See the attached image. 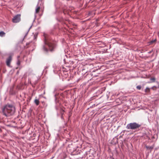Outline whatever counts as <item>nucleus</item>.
Listing matches in <instances>:
<instances>
[{"instance_id":"1","label":"nucleus","mask_w":159,"mask_h":159,"mask_svg":"<svg viewBox=\"0 0 159 159\" xmlns=\"http://www.w3.org/2000/svg\"><path fill=\"white\" fill-rule=\"evenodd\" d=\"M44 45L43 47V49L46 52L48 51H52L55 48V45L50 41V39L47 35L44 34Z\"/></svg>"},{"instance_id":"2","label":"nucleus","mask_w":159,"mask_h":159,"mask_svg":"<svg viewBox=\"0 0 159 159\" xmlns=\"http://www.w3.org/2000/svg\"><path fill=\"white\" fill-rule=\"evenodd\" d=\"M15 111V107L11 105H7L2 109L3 115L7 117L13 115L14 114Z\"/></svg>"},{"instance_id":"3","label":"nucleus","mask_w":159,"mask_h":159,"mask_svg":"<svg viewBox=\"0 0 159 159\" xmlns=\"http://www.w3.org/2000/svg\"><path fill=\"white\" fill-rule=\"evenodd\" d=\"M141 126L139 124L136 122L131 123L128 124L126 127L128 129L135 130L139 128Z\"/></svg>"},{"instance_id":"4","label":"nucleus","mask_w":159,"mask_h":159,"mask_svg":"<svg viewBox=\"0 0 159 159\" xmlns=\"http://www.w3.org/2000/svg\"><path fill=\"white\" fill-rule=\"evenodd\" d=\"M20 20V15L18 14L14 16L12 19V22L14 23H18Z\"/></svg>"},{"instance_id":"5","label":"nucleus","mask_w":159,"mask_h":159,"mask_svg":"<svg viewBox=\"0 0 159 159\" xmlns=\"http://www.w3.org/2000/svg\"><path fill=\"white\" fill-rule=\"evenodd\" d=\"M11 56H10L7 59L6 63L7 65L8 66L10 65V63L11 61Z\"/></svg>"},{"instance_id":"6","label":"nucleus","mask_w":159,"mask_h":159,"mask_svg":"<svg viewBox=\"0 0 159 159\" xmlns=\"http://www.w3.org/2000/svg\"><path fill=\"white\" fill-rule=\"evenodd\" d=\"M156 40L154 39V40H152L150 41L148 43H149V45L155 44L156 43Z\"/></svg>"},{"instance_id":"7","label":"nucleus","mask_w":159,"mask_h":159,"mask_svg":"<svg viewBox=\"0 0 159 159\" xmlns=\"http://www.w3.org/2000/svg\"><path fill=\"white\" fill-rule=\"evenodd\" d=\"M40 9V6H38V5H37V8H36V9H35V13H38Z\"/></svg>"},{"instance_id":"8","label":"nucleus","mask_w":159,"mask_h":159,"mask_svg":"<svg viewBox=\"0 0 159 159\" xmlns=\"http://www.w3.org/2000/svg\"><path fill=\"white\" fill-rule=\"evenodd\" d=\"M34 102L37 105H39V100L35 99L34 101Z\"/></svg>"},{"instance_id":"9","label":"nucleus","mask_w":159,"mask_h":159,"mask_svg":"<svg viewBox=\"0 0 159 159\" xmlns=\"http://www.w3.org/2000/svg\"><path fill=\"white\" fill-rule=\"evenodd\" d=\"M150 89L148 87L146 88L145 89V92L146 93H149L150 92Z\"/></svg>"},{"instance_id":"10","label":"nucleus","mask_w":159,"mask_h":159,"mask_svg":"<svg viewBox=\"0 0 159 159\" xmlns=\"http://www.w3.org/2000/svg\"><path fill=\"white\" fill-rule=\"evenodd\" d=\"M5 34V33L3 31L0 32V36L2 37Z\"/></svg>"},{"instance_id":"11","label":"nucleus","mask_w":159,"mask_h":159,"mask_svg":"<svg viewBox=\"0 0 159 159\" xmlns=\"http://www.w3.org/2000/svg\"><path fill=\"white\" fill-rule=\"evenodd\" d=\"M137 89L138 90H140L141 89V86L140 85H138L136 87Z\"/></svg>"},{"instance_id":"12","label":"nucleus","mask_w":159,"mask_h":159,"mask_svg":"<svg viewBox=\"0 0 159 159\" xmlns=\"http://www.w3.org/2000/svg\"><path fill=\"white\" fill-rule=\"evenodd\" d=\"M157 88V87L155 86H154L151 88V89H152L153 90H156Z\"/></svg>"},{"instance_id":"13","label":"nucleus","mask_w":159,"mask_h":159,"mask_svg":"<svg viewBox=\"0 0 159 159\" xmlns=\"http://www.w3.org/2000/svg\"><path fill=\"white\" fill-rule=\"evenodd\" d=\"M17 64L18 65H19L20 64V61L18 59L17 62Z\"/></svg>"},{"instance_id":"14","label":"nucleus","mask_w":159,"mask_h":159,"mask_svg":"<svg viewBox=\"0 0 159 159\" xmlns=\"http://www.w3.org/2000/svg\"><path fill=\"white\" fill-rule=\"evenodd\" d=\"M151 80L153 82H154L155 80V79L154 78H151Z\"/></svg>"},{"instance_id":"15","label":"nucleus","mask_w":159,"mask_h":159,"mask_svg":"<svg viewBox=\"0 0 159 159\" xmlns=\"http://www.w3.org/2000/svg\"><path fill=\"white\" fill-rule=\"evenodd\" d=\"M36 37H37V35H35L34 36V39H36Z\"/></svg>"},{"instance_id":"16","label":"nucleus","mask_w":159,"mask_h":159,"mask_svg":"<svg viewBox=\"0 0 159 159\" xmlns=\"http://www.w3.org/2000/svg\"><path fill=\"white\" fill-rule=\"evenodd\" d=\"M152 52V50L151 51H149V52H148V53H151Z\"/></svg>"},{"instance_id":"17","label":"nucleus","mask_w":159,"mask_h":159,"mask_svg":"<svg viewBox=\"0 0 159 159\" xmlns=\"http://www.w3.org/2000/svg\"><path fill=\"white\" fill-rule=\"evenodd\" d=\"M31 27H32V26H30V28H29V30H28V31H29V30H30V29L31 28Z\"/></svg>"},{"instance_id":"18","label":"nucleus","mask_w":159,"mask_h":159,"mask_svg":"<svg viewBox=\"0 0 159 159\" xmlns=\"http://www.w3.org/2000/svg\"><path fill=\"white\" fill-rule=\"evenodd\" d=\"M29 44V43H27L26 45H28Z\"/></svg>"},{"instance_id":"19","label":"nucleus","mask_w":159,"mask_h":159,"mask_svg":"<svg viewBox=\"0 0 159 159\" xmlns=\"http://www.w3.org/2000/svg\"><path fill=\"white\" fill-rule=\"evenodd\" d=\"M18 58H19V56H18Z\"/></svg>"},{"instance_id":"20","label":"nucleus","mask_w":159,"mask_h":159,"mask_svg":"<svg viewBox=\"0 0 159 159\" xmlns=\"http://www.w3.org/2000/svg\"><path fill=\"white\" fill-rule=\"evenodd\" d=\"M112 159H115L114 158H113Z\"/></svg>"}]
</instances>
